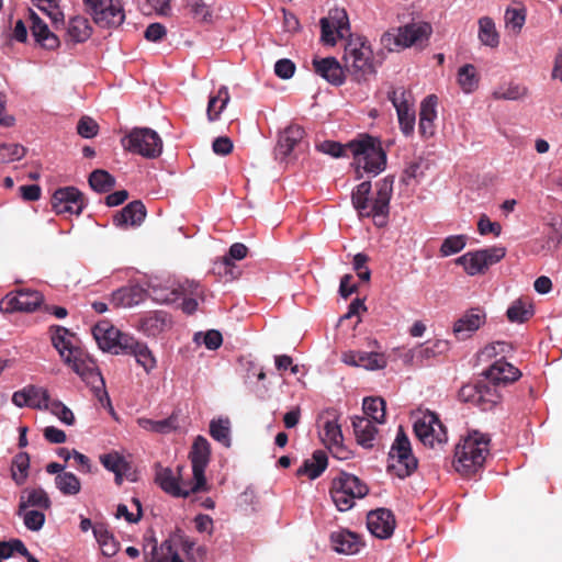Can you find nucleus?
Returning a JSON list of instances; mask_svg holds the SVG:
<instances>
[{"mask_svg":"<svg viewBox=\"0 0 562 562\" xmlns=\"http://www.w3.org/2000/svg\"><path fill=\"white\" fill-rule=\"evenodd\" d=\"M99 459L101 464L111 472L130 469V463L116 451L101 454Z\"/></svg>","mask_w":562,"mask_h":562,"instance_id":"09e8293b","label":"nucleus"},{"mask_svg":"<svg viewBox=\"0 0 562 562\" xmlns=\"http://www.w3.org/2000/svg\"><path fill=\"white\" fill-rule=\"evenodd\" d=\"M172 324L171 317L167 312L154 311L140 316L135 327L148 337H157Z\"/></svg>","mask_w":562,"mask_h":562,"instance_id":"4be33fe9","label":"nucleus"},{"mask_svg":"<svg viewBox=\"0 0 562 562\" xmlns=\"http://www.w3.org/2000/svg\"><path fill=\"white\" fill-rule=\"evenodd\" d=\"M140 301V291L136 288H121L113 292L111 302L115 307H130Z\"/></svg>","mask_w":562,"mask_h":562,"instance_id":"c03bdc74","label":"nucleus"},{"mask_svg":"<svg viewBox=\"0 0 562 562\" xmlns=\"http://www.w3.org/2000/svg\"><path fill=\"white\" fill-rule=\"evenodd\" d=\"M407 91L403 88L393 89L387 93L389 100L396 109L398 124L405 136H411L415 127V111L407 99Z\"/></svg>","mask_w":562,"mask_h":562,"instance_id":"a211bd4d","label":"nucleus"},{"mask_svg":"<svg viewBox=\"0 0 562 562\" xmlns=\"http://www.w3.org/2000/svg\"><path fill=\"white\" fill-rule=\"evenodd\" d=\"M490 437L479 431L470 432L454 450L453 467L462 475H472L484 465L490 452Z\"/></svg>","mask_w":562,"mask_h":562,"instance_id":"f03ea898","label":"nucleus"},{"mask_svg":"<svg viewBox=\"0 0 562 562\" xmlns=\"http://www.w3.org/2000/svg\"><path fill=\"white\" fill-rule=\"evenodd\" d=\"M25 155V148L20 144H1L0 162L19 160Z\"/></svg>","mask_w":562,"mask_h":562,"instance_id":"6e6d98bb","label":"nucleus"},{"mask_svg":"<svg viewBox=\"0 0 562 562\" xmlns=\"http://www.w3.org/2000/svg\"><path fill=\"white\" fill-rule=\"evenodd\" d=\"M210 442L203 436H198L189 453L194 480V483L191 485V491L193 493H198L200 491H207L205 469L210 462Z\"/></svg>","mask_w":562,"mask_h":562,"instance_id":"ddd939ff","label":"nucleus"},{"mask_svg":"<svg viewBox=\"0 0 562 562\" xmlns=\"http://www.w3.org/2000/svg\"><path fill=\"white\" fill-rule=\"evenodd\" d=\"M477 37L483 45L491 48H495L499 45V34L494 21L490 16H482L479 20Z\"/></svg>","mask_w":562,"mask_h":562,"instance_id":"2f4dec72","label":"nucleus"},{"mask_svg":"<svg viewBox=\"0 0 562 562\" xmlns=\"http://www.w3.org/2000/svg\"><path fill=\"white\" fill-rule=\"evenodd\" d=\"M348 147L357 164V179L362 178L361 169L372 176H378L385 169L386 153L378 138L364 134L349 142Z\"/></svg>","mask_w":562,"mask_h":562,"instance_id":"7ed1b4c3","label":"nucleus"},{"mask_svg":"<svg viewBox=\"0 0 562 562\" xmlns=\"http://www.w3.org/2000/svg\"><path fill=\"white\" fill-rule=\"evenodd\" d=\"M328 19L333 21L338 36L342 37L344 32L349 31L348 16L345 10L336 9L334 12H330V16Z\"/></svg>","mask_w":562,"mask_h":562,"instance_id":"338daca9","label":"nucleus"},{"mask_svg":"<svg viewBox=\"0 0 562 562\" xmlns=\"http://www.w3.org/2000/svg\"><path fill=\"white\" fill-rule=\"evenodd\" d=\"M93 21L102 27H117L125 20L121 0H82Z\"/></svg>","mask_w":562,"mask_h":562,"instance_id":"f8f14e48","label":"nucleus"},{"mask_svg":"<svg viewBox=\"0 0 562 562\" xmlns=\"http://www.w3.org/2000/svg\"><path fill=\"white\" fill-rule=\"evenodd\" d=\"M333 549L341 554H356L364 546L362 539L356 532L340 529L330 533Z\"/></svg>","mask_w":562,"mask_h":562,"instance_id":"393cba45","label":"nucleus"},{"mask_svg":"<svg viewBox=\"0 0 562 562\" xmlns=\"http://www.w3.org/2000/svg\"><path fill=\"white\" fill-rule=\"evenodd\" d=\"M506 255V248L492 246L484 249L468 251L456 259V263L462 266L467 274H483L486 270L499 262Z\"/></svg>","mask_w":562,"mask_h":562,"instance_id":"9b49d317","label":"nucleus"},{"mask_svg":"<svg viewBox=\"0 0 562 562\" xmlns=\"http://www.w3.org/2000/svg\"><path fill=\"white\" fill-rule=\"evenodd\" d=\"M357 442L363 448H372L376 434V427L367 417L355 416L351 419Z\"/></svg>","mask_w":562,"mask_h":562,"instance_id":"7c9ffc66","label":"nucleus"},{"mask_svg":"<svg viewBox=\"0 0 562 562\" xmlns=\"http://www.w3.org/2000/svg\"><path fill=\"white\" fill-rule=\"evenodd\" d=\"M53 415L58 417L63 423L67 425H74L75 416L70 408H68L64 403L57 400H52L49 402L48 408Z\"/></svg>","mask_w":562,"mask_h":562,"instance_id":"4d7b16f0","label":"nucleus"},{"mask_svg":"<svg viewBox=\"0 0 562 562\" xmlns=\"http://www.w3.org/2000/svg\"><path fill=\"white\" fill-rule=\"evenodd\" d=\"M459 398L481 411H491L501 403L502 395L495 384L484 379L475 384L463 385L459 391Z\"/></svg>","mask_w":562,"mask_h":562,"instance_id":"9d476101","label":"nucleus"},{"mask_svg":"<svg viewBox=\"0 0 562 562\" xmlns=\"http://www.w3.org/2000/svg\"><path fill=\"white\" fill-rule=\"evenodd\" d=\"M418 461L412 452L408 437L400 428L396 438L389 452L386 470L400 479L411 476L417 469Z\"/></svg>","mask_w":562,"mask_h":562,"instance_id":"6e6552de","label":"nucleus"},{"mask_svg":"<svg viewBox=\"0 0 562 562\" xmlns=\"http://www.w3.org/2000/svg\"><path fill=\"white\" fill-rule=\"evenodd\" d=\"M132 355L146 372H150L156 367V359L147 345L140 342Z\"/></svg>","mask_w":562,"mask_h":562,"instance_id":"864d4df0","label":"nucleus"},{"mask_svg":"<svg viewBox=\"0 0 562 562\" xmlns=\"http://www.w3.org/2000/svg\"><path fill=\"white\" fill-rule=\"evenodd\" d=\"M43 295L38 291L22 289L15 293L7 294L0 301V311L3 313L33 312L41 306Z\"/></svg>","mask_w":562,"mask_h":562,"instance_id":"2eb2a0df","label":"nucleus"},{"mask_svg":"<svg viewBox=\"0 0 562 562\" xmlns=\"http://www.w3.org/2000/svg\"><path fill=\"white\" fill-rule=\"evenodd\" d=\"M29 530L38 531L45 522V514L42 509H25L21 516Z\"/></svg>","mask_w":562,"mask_h":562,"instance_id":"5fc2aeb1","label":"nucleus"},{"mask_svg":"<svg viewBox=\"0 0 562 562\" xmlns=\"http://www.w3.org/2000/svg\"><path fill=\"white\" fill-rule=\"evenodd\" d=\"M393 177H385L376 182V196L371 200V182L363 181L356 187L351 194L353 207L360 216L373 217L374 225L383 227L390 211V200L393 193Z\"/></svg>","mask_w":562,"mask_h":562,"instance_id":"f257e3e1","label":"nucleus"},{"mask_svg":"<svg viewBox=\"0 0 562 562\" xmlns=\"http://www.w3.org/2000/svg\"><path fill=\"white\" fill-rule=\"evenodd\" d=\"M477 232L481 235L493 234L494 236H499L502 226L497 222H492L487 215L482 214L477 222Z\"/></svg>","mask_w":562,"mask_h":562,"instance_id":"69168bd1","label":"nucleus"},{"mask_svg":"<svg viewBox=\"0 0 562 562\" xmlns=\"http://www.w3.org/2000/svg\"><path fill=\"white\" fill-rule=\"evenodd\" d=\"M352 358H358L353 363L357 367H363L368 370H378L386 367L387 360L383 353L380 352H353Z\"/></svg>","mask_w":562,"mask_h":562,"instance_id":"ea45409f","label":"nucleus"},{"mask_svg":"<svg viewBox=\"0 0 562 562\" xmlns=\"http://www.w3.org/2000/svg\"><path fill=\"white\" fill-rule=\"evenodd\" d=\"M120 330L110 325L106 322H100L92 328V334L94 339L97 340L99 347L102 350L110 351L113 353H119V350H115L116 340L120 337Z\"/></svg>","mask_w":562,"mask_h":562,"instance_id":"c85d7f7f","label":"nucleus"},{"mask_svg":"<svg viewBox=\"0 0 562 562\" xmlns=\"http://www.w3.org/2000/svg\"><path fill=\"white\" fill-rule=\"evenodd\" d=\"M414 432L416 437L425 445L435 447L447 441V429L440 422L437 414L425 412L414 423Z\"/></svg>","mask_w":562,"mask_h":562,"instance_id":"4468645a","label":"nucleus"},{"mask_svg":"<svg viewBox=\"0 0 562 562\" xmlns=\"http://www.w3.org/2000/svg\"><path fill=\"white\" fill-rule=\"evenodd\" d=\"M186 8L195 20L207 21L211 16V11L203 0H186Z\"/></svg>","mask_w":562,"mask_h":562,"instance_id":"052dcab7","label":"nucleus"},{"mask_svg":"<svg viewBox=\"0 0 562 562\" xmlns=\"http://www.w3.org/2000/svg\"><path fill=\"white\" fill-rule=\"evenodd\" d=\"M342 60L347 74L358 82L375 72L372 49L363 37H351L346 43Z\"/></svg>","mask_w":562,"mask_h":562,"instance_id":"20e7f679","label":"nucleus"},{"mask_svg":"<svg viewBox=\"0 0 562 562\" xmlns=\"http://www.w3.org/2000/svg\"><path fill=\"white\" fill-rule=\"evenodd\" d=\"M27 393H29V407L32 408H48L49 402L52 401L49 397V394L47 390L37 387L34 385H29Z\"/></svg>","mask_w":562,"mask_h":562,"instance_id":"8fccbe9b","label":"nucleus"},{"mask_svg":"<svg viewBox=\"0 0 562 562\" xmlns=\"http://www.w3.org/2000/svg\"><path fill=\"white\" fill-rule=\"evenodd\" d=\"M98 123L89 116H82L77 124L78 134L85 138L94 137L98 134Z\"/></svg>","mask_w":562,"mask_h":562,"instance_id":"e2e57ef3","label":"nucleus"},{"mask_svg":"<svg viewBox=\"0 0 562 562\" xmlns=\"http://www.w3.org/2000/svg\"><path fill=\"white\" fill-rule=\"evenodd\" d=\"M64 362L68 364L87 384L91 385L100 402L109 396L102 374L95 362L81 349H69Z\"/></svg>","mask_w":562,"mask_h":562,"instance_id":"0eeeda50","label":"nucleus"},{"mask_svg":"<svg viewBox=\"0 0 562 562\" xmlns=\"http://www.w3.org/2000/svg\"><path fill=\"white\" fill-rule=\"evenodd\" d=\"M229 99L231 97L226 86H222L215 95L210 97L206 109V114L210 122H214L220 117V114L226 108Z\"/></svg>","mask_w":562,"mask_h":562,"instance_id":"72a5a7b5","label":"nucleus"},{"mask_svg":"<svg viewBox=\"0 0 562 562\" xmlns=\"http://www.w3.org/2000/svg\"><path fill=\"white\" fill-rule=\"evenodd\" d=\"M529 90L526 86L515 82L504 83L497 87L493 92L496 100H520L528 95Z\"/></svg>","mask_w":562,"mask_h":562,"instance_id":"4c0bfd02","label":"nucleus"},{"mask_svg":"<svg viewBox=\"0 0 562 562\" xmlns=\"http://www.w3.org/2000/svg\"><path fill=\"white\" fill-rule=\"evenodd\" d=\"M330 496L339 512H347L355 505V499L363 498L369 493L368 485L358 476L341 472L331 481Z\"/></svg>","mask_w":562,"mask_h":562,"instance_id":"39448f33","label":"nucleus"},{"mask_svg":"<svg viewBox=\"0 0 562 562\" xmlns=\"http://www.w3.org/2000/svg\"><path fill=\"white\" fill-rule=\"evenodd\" d=\"M526 16L521 9L508 8L505 12V22L508 27L519 32L525 23Z\"/></svg>","mask_w":562,"mask_h":562,"instance_id":"680f3d73","label":"nucleus"},{"mask_svg":"<svg viewBox=\"0 0 562 562\" xmlns=\"http://www.w3.org/2000/svg\"><path fill=\"white\" fill-rule=\"evenodd\" d=\"M328 464V458L325 451L315 450L312 458L305 459L302 465L296 470V476H307L310 480H315L322 475Z\"/></svg>","mask_w":562,"mask_h":562,"instance_id":"cd10ccee","label":"nucleus"},{"mask_svg":"<svg viewBox=\"0 0 562 562\" xmlns=\"http://www.w3.org/2000/svg\"><path fill=\"white\" fill-rule=\"evenodd\" d=\"M52 329L55 331L52 335L53 346L58 350L63 360L67 357L69 349H79V347H74L71 342L66 338L69 335V330L61 326H54Z\"/></svg>","mask_w":562,"mask_h":562,"instance_id":"de8ad7c7","label":"nucleus"},{"mask_svg":"<svg viewBox=\"0 0 562 562\" xmlns=\"http://www.w3.org/2000/svg\"><path fill=\"white\" fill-rule=\"evenodd\" d=\"M93 535L101 548L103 555L113 557L117 553L120 543L103 525L93 527Z\"/></svg>","mask_w":562,"mask_h":562,"instance_id":"473e14b6","label":"nucleus"},{"mask_svg":"<svg viewBox=\"0 0 562 562\" xmlns=\"http://www.w3.org/2000/svg\"><path fill=\"white\" fill-rule=\"evenodd\" d=\"M30 457L26 452L18 453L12 461L11 475L18 485L24 484L29 475Z\"/></svg>","mask_w":562,"mask_h":562,"instance_id":"a18cd8bd","label":"nucleus"},{"mask_svg":"<svg viewBox=\"0 0 562 562\" xmlns=\"http://www.w3.org/2000/svg\"><path fill=\"white\" fill-rule=\"evenodd\" d=\"M506 316L512 323H525L533 316L532 305L524 299H518L507 308Z\"/></svg>","mask_w":562,"mask_h":562,"instance_id":"c9c22d12","label":"nucleus"},{"mask_svg":"<svg viewBox=\"0 0 562 562\" xmlns=\"http://www.w3.org/2000/svg\"><path fill=\"white\" fill-rule=\"evenodd\" d=\"M483 376L497 387L514 383L521 376L518 368L507 362L504 358L496 360L483 372Z\"/></svg>","mask_w":562,"mask_h":562,"instance_id":"412c9836","label":"nucleus"},{"mask_svg":"<svg viewBox=\"0 0 562 562\" xmlns=\"http://www.w3.org/2000/svg\"><path fill=\"white\" fill-rule=\"evenodd\" d=\"M248 254V248L241 243H235L229 247L227 255L222 258V265L226 274L233 276V269L235 268L233 260H241Z\"/></svg>","mask_w":562,"mask_h":562,"instance_id":"49530a36","label":"nucleus"},{"mask_svg":"<svg viewBox=\"0 0 562 562\" xmlns=\"http://www.w3.org/2000/svg\"><path fill=\"white\" fill-rule=\"evenodd\" d=\"M385 401L379 396L364 398L362 404L364 417L371 422L383 424L385 422Z\"/></svg>","mask_w":562,"mask_h":562,"instance_id":"e433bc0d","label":"nucleus"},{"mask_svg":"<svg viewBox=\"0 0 562 562\" xmlns=\"http://www.w3.org/2000/svg\"><path fill=\"white\" fill-rule=\"evenodd\" d=\"M304 135V128L299 125H291L285 128L278 140V154L282 158L288 157L302 143Z\"/></svg>","mask_w":562,"mask_h":562,"instance_id":"c756f323","label":"nucleus"},{"mask_svg":"<svg viewBox=\"0 0 562 562\" xmlns=\"http://www.w3.org/2000/svg\"><path fill=\"white\" fill-rule=\"evenodd\" d=\"M183 467L178 465L176 471L168 467H156L155 482L159 487L167 494L173 497H188L193 493L190 488L186 487V484L180 483L181 472Z\"/></svg>","mask_w":562,"mask_h":562,"instance_id":"f3484780","label":"nucleus"},{"mask_svg":"<svg viewBox=\"0 0 562 562\" xmlns=\"http://www.w3.org/2000/svg\"><path fill=\"white\" fill-rule=\"evenodd\" d=\"M91 26L89 21L82 16L70 19L67 30L69 40L74 43H82L91 36Z\"/></svg>","mask_w":562,"mask_h":562,"instance_id":"f704fd0d","label":"nucleus"},{"mask_svg":"<svg viewBox=\"0 0 562 562\" xmlns=\"http://www.w3.org/2000/svg\"><path fill=\"white\" fill-rule=\"evenodd\" d=\"M467 245L465 235H452L443 239L440 246V254L442 257L461 251Z\"/></svg>","mask_w":562,"mask_h":562,"instance_id":"3c124183","label":"nucleus"},{"mask_svg":"<svg viewBox=\"0 0 562 562\" xmlns=\"http://www.w3.org/2000/svg\"><path fill=\"white\" fill-rule=\"evenodd\" d=\"M480 77L476 68L472 64H465L458 70V83L465 93H471L477 89Z\"/></svg>","mask_w":562,"mask_h":562,"instance_id":"58836bf2","label":"nucleus"},{"mask_svg":"<svg viewBox=\"0 0 562 562\" xmlns=\"http://www.w3.org/2000/svg\"><path fill=\"white\" fill-rule=\"evenodd\" d=\"M56 487L67 496L77 495L81 490L80 480L72 472L59 473L55 476Z\"/></svg>","mask_w":562,"mask_h":562,"instance_id":"37998d69","label":"nucleus"},{"mask_svg":"<svg viewBox=\"0 0 562 562\" xmlns=\"http://www.w3.org/2000/svg\"><path fill=\"white\" fill-rule=\"evenodd\" d=\"M324 432V441L328 442L331 446H335L337 449L341 448L342 443V432L340 426L334 420H327L323 427Z\"/></svg>","mask_w":562,"mask_h":562,"instance_id":"603ef678","label":"nucleus"},{"mask_svg":"<svg viewBox=\"0 0 562 562\" xmlns=\"http://www.w3.org/2000/svg\"><path fill=\"white\" fill-rule=\"evenodd\" d=\"M210 435L214 440L229 448L232 445L229 419L227 417L212 419L210 423Z\"/></svg>","mask_w":562,"mask_h":562,"instance_id":"a19ab883","label":"nucleus"},{"mask_svg":"<svg viewBox=\"0 0 562 562\" xmlns=\"http://www.w3.org/2000/svg\"><path fill=\"white\" fill-rule=\"evenodd\" d=\"M138 425L145 430L159 434H167L173 428L170 419L153 420L148 418H140L138 419Z\"/></svg>","mask_w":562,"mask_h":562,"instance_id":"13d9d810","label":"nucleus"},{"mask_svg":"<svg viewBox=\"0 0 562 562\" xmlns=\"http://www.w3.org/2000/svg\"><path fill=\"white\" fill-rule=\"evenodd\" d=\"M50 506V498L42 487L24 488L19 498L16 515L22 516L25 509H29L30 507L47 510Z\"/></svg>","mask_w":562,"mask_h":562,"instance_id":"a878e982","label":"nucleus"},{"mask_svg":"<svg viewBox=\"0 0 562 562\" xmlns=\"http://www.w3.org/2000/svg\"><path fill=\"white\" fill-rule=\"evenodd\" d=\"M88 181L90 187L100 193L109 192L115 186V178L103 169L93 170L90 173Z\"/></svg>","mask_w":562,"mask_h":562,"instance_id":"79ce46f5","label":"nucleus"},{"mask_svg":"<svg viewBox=\"0 0 562 562\" xmlns=\"http://www.w3.org/2000/svg\"><path fill=\"white\" fill-rule=\"evenodd\" d=\"M395 517L390 509L378 508L371 510L367 516V527L376 538L387 539L395 529Z\"/></svg>","mask_w":562,"mask_h":562,"instance_id":"6ab92c4d","label":"nucleus"},{"mask_svg":"<svg viewBox=\"0 0 562 562\" xmlns=\"http://www.w3.org/2000/svg\"><path fill=\"white\" fill-rule=\"evenodd\" d=\"M52 207L56 214L80 215L86 206L83 194L75 187L57 189L50 200Z\"/></svg>","mask_w":562,"mask_h":562,"instance_id":"dca6fc26","label":"nucleus"},{"mask_svg":"<svg viewBox=\"0 0 562 562\" xmlns=\"http://www.w3.org/2000/svg\"><path fill=\"white\" fill-rule=\"evenodd\" d=\"M29 18L35 41L46 49L57 48L59 46L58 37L50 32L48 25L32 9H29Z\"/></svg>","mask_w":562,"mask_h":562,"instance_id":"bb28decb","label":"nucleus"},{"mask_svg":"<svg viewBox=\"0 0 562 562\" xmlns=\"http://www.w3.org/2000/svg\"><path fill=\"white\" fill-rule=\"evenodd\" d=\"M314 71L333 86H341L346 79V69L335 57L314 58Z\"/></svg>","mask_w":562,"mask_h":562,"instance_id":"5701e85b","label":"nucleus"},{"mask_svg":"<svg viewBox=\"0 0 562 562\" xmlns=\"http://www.w3.org/2000/svg\"><path fill=\"white\" fill-rule=\"evenodd\" d=\"M139 344L140 342L137 341L134 337L124 333H120V337L116 340L115 350H119V353L123 352L132 355Z\"/></svg>","mask_w":562,"mask_h":562,"instance_id":"774afa93","label":"nucleus"},{"mask_svg":"<svg viewBox=\"0 0 562 562\" xmlns=\"http://www.w3.org/2000/svg\"><path fill=\"white\" fill-rule=\"evenodd\" d=\"M146 217V207L139 200L125 205L113 218L115 226L120 228L137 227Z\"/></svg>","mask_w":562,"mask_h":562,"instance_id":"b1692460","label":"nucleus"},{"mask_svg":"<svg viewBox=\"0 0 562 562\" xmlns=\"http://www.w3.org/2000/svg\"><path fill=\"white\" fill-rule=\"evenodd\" d=\"M125 149L145 158H157L162 151V140L151 128L135 127L122 139Z\"/></svg>","mask_w":562,"mask_h":562,"instance_id":"1a4fd4ad","label":"nucleus"},{"mask_svg":"<svg viewBox=\"0 0 562 562\" xmlns=\"http://www.w3.org/2000/svg\"><path fill=\"white\" fill-rule=\"evenodd\" d=\"M431 32L432 27L427 22L409 23L385 32L381 36V44L390 52H398L427 41Z\"/></svg>","mask_w":562,"mask_h":562,"instance_id":"423d86ee","label":"nucleus"},{"mask_svg":"<svg viewBox=\"0 0 562 562\" xmlns=\"http://www.w3.org/2000/svg\"><path fill=\"white\" fill-rule=\"evenodd\" d=\"M486 314L481 307L468 310L453 324V334L459 340H464L485 323Z\"/></svg>","mask_w":562,"mask_h":562,"instance_id":"aec40b11","label":"nucleus"},{"mask_svg":"<svg viewBox=\"0 0 562 562\" xmlns=\"http://www.w3.org/2000/svg\"><path fill=\"white\" fill-rule=\"evenodd\" d=\"M437 104L438 98L435 94H429L420 103L419 117L429 120L437 119Z\"/></svg>","mask_w":562,"mask_h":562,"instance_id":"0e129e2a","label":"nucleus"},{"mask_svg":"<svg viewBox=\"0 0 562 562\" xmlns=\"http://www.w3.org/2000/svg\"><path fill=\"white\" fill-rule=\"evenodd\" d=\"M317 150L330 155L335 158L347 156V151L349 150L348 144L345 146L335 140H325L316 145Z\"/></svg>","mask_w":562,"mask_h":562,"instance_id":"bf43d9fd","label":"nucleus"}]
</instances>
